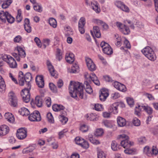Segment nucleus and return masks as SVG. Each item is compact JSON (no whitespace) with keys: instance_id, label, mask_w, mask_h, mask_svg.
Returning <instances> with one entry per match:
<instances>
[{"instance_id":"nucleus-1","label":"nucleus","mask_w":158,"mask_h":158,"mask_svg":"<svg viewBox=\"0 0 158 158\" xmlns=\"http://www.w3.org/2000/svg\"><path fill=\"white\" fill-rule=\"evenodd\" d=\"M70 94L74 98H77L78 96L81 98L83 97V88L82 83L71 81L69 87Z\"/></svg>"},{"instance_id":"nucleus-2","label":"nucleus","mask_w":158,"mask_h":158,"mask_svg":"<svg viewBox=\"0 0 158 158\" xmlns=\"http://www.w3.org/2000/svg\"><path fill=\"white\" fill-rule=\"evenodd\" d=\"M141 52L149 60L154 61L156 59L154 51L151 47L147 46L143 49Z\"/></svg>"},{"instance_id":"nucleus-3","label":"nucleus","mask_w":158,"mask_h":158,"mask_svg":"<svg viewBox=\"0 0 158 158\" xmlns=\"http://www.w3.org/2000/svg\"><path fill=\"white\" fill-rule=\"evenodd\" d=\"M86 5L92 9L96 13H98L101 11L98 2L94 0H85Z\"/></svg>"},{"instance_id":"nucleus-4","label":"nucleus","mask_w":158,"mask_h":158,"mask_svg":"<svg viewBox=\"0 0 158 158\" xmlns=\"http://www.w3.org/2000/svg\"><path fill=\"white\" fill-rule=\"evenodd\" d=\"M119 139L121 141L120 143L122 146L125 148H127L133 145V143L131 144L130 141L129 140V138L126 135L122 134L119 135Z\"/></svg>"},{"instance_id":"nucleus-5","label":"nucleus","mask_w":158,"mask_h":158,"mask_svg":"<svg viewBox=\"0 0 158 158\" xmlns=\"http://www.w3.org/2000/svg\"><path fill=\"white\" fill-rule=\"evenodd\" d=\"M28 87L25 88L23 89L21 92V96H22L23 101L26 103L28 102L30 99V90L31 86H28Z\"/></svg>"},{"instance_id":"nucleus-6","label":"nucleus","mask_w":158,"mask_h":158,"mask_svg":"<svg viewBox=\"0 0 158 158\" xmlns=\"http://www.w3.org/2000/svg\"><path fill=\"white\" fill-rule=\"evenodd\" d=\"M100 46L104 53L110 55L113 53V50L108 43L105 42H102L101 43Z\"/></svg>"},{"instance_id":"nucleus-7","label":"nucleus","mask_w":158,"mask_h":158,"mask_svg":"<svg viewBox=\"0 0 158 158\" xmlns=\"http://www.w3.org/2000/svg\"><path fill=\"white\" fill-rule=\"evenodd\" d=\"M29 119L31 121L39 122L41 120V117L40 113L37 110H35L30 114Z\"/></svg>"},{"instance_id":"nucleus-8","label":"nucleus","mask_w":158,"mask_h":158,"mask_svg":"<svg viewBox=\"0 0 158 158\" xmlns=\"http://www.w3.org/2000/svg\"><path fill=\"white\" fill-rule=\"evenodd\" d=\"M16 136L19 139H24L27 136L26 129L23 128L18 129L17 131Z\"/></svg>"},{"instance_id":"nucleus-9","label":"nucleus","mask_w":158,"mask_h":158,"mask_svg":"<svg viewBox=\"0 0 158 158\" xmlns=\"http://www.w3.org/2000/svg\"><path fill=\"white\" fill-rule=\"evenodd\" d=\"M115 6L118 8L126 12H129L130 11L129 8L123 2L120 1H116L115 3Z\"/></svg>"},{"instance_id":"nucleus-10","label":"nucleus","mask_w":158,"mask_h":158,"mask_svg":"<svg viewBox=\"0 0 158 158\" xmlns=\"http://www.w3.org/2000/svg\"><path fill=\"white\" fill-rule=\"evenodd\" d=\"M10 106L17 108L18 106V99L15 93L10 91Z\"/></svg>"},{"instance_id":"nucleus-11","label":"nucleus","mask_w":158,"mask_h":158,"mask_svg":"<svg viewBox=\"0 0 158 158\" xmlns=\"http://www.w3.org/2000/svg\"><path fill=\"white\" fill-rule=\"evenodd\" d=\"M35 81L38 87L40 88L44 87V77L43 75H37L35 78Z\"/></svg>"},{"instance_id":"nucleus-12","label":"nucleus","mask_w":158,"mask_h":158,"mask_svg":"<svg viewBox=\"0 0 158 158\" xmlns=\"http://www.w3.org/2000/svg\"><path fill=\"white\" fill-rule=\"evenodd\" d=\"M109 93L106 89H101L99 91V98L101 101H105Z\"/></svg>"},{"instance_id":"nucleus-13","label":"nucleus","mask_w":158,"mask_h":158,"mask_svg":"<svg viewBox=\"0 0 158 158\" xmlns=\"http://www.w3.org/2000/svg\"><path fill=\"white\" fill-rule=\"evenodd\" d=\"M0 19L4 23L6 22V19L8 23H10V14L9 12L6 11L5 12L0 13Z\"/></svg>"},{"instance_id":"nucleus-14","label":"nucleus","mask_w":158,"mask_h":158,"mask_svg":"<svg viewBox=\"0 0 158 158\" xmlns=\"http://www.w3.org/2000/svg\"><path fill=\"white\" fill-rule=\"evenodd\" d=\"M85 60L87 68L89 69H95L96 66L91 58L88 57H85Z\"/></svg>"},{"instance_id":"nucleus-15","label":"nucleus","mask_w":158,"mask_h":158,"mask_svg":"<svg viewBox=\"0 0 158 158\" xmlns=\"http://www.w3.org/2000/svg\"><path fill=\"white\" fill-rule=\"evenodd\" d=\"M65 59L67 62L72 64L75 60V56L73 53L67 52L65 54Z\"/></svg>"},{"instance_id":"nucleus-16","label":"nucleus","mask_w":158,"mask_h":158,"mask_svg":"<svg viewBox=\"0 0 158 158\" xmlns=\"http://www.w3.org/2000/svg\"><path fill=\"white\" fill-rule=\"evenodd\" d=\"M9 131V128L7 126L3 125L0 126V136L2 137L8 134Z\"/></svg>"},{"instance_id":"nucleus-17","label":"nucleus","mask_w":158,"mask_h":158,"mask_svg":"<svg viewBox=\"0 0 158 158\" xmlns=\"http://www.w3.org/2000/svg\"><path fill=\"white\" fill-rule=\"evenodd\" d=\"M93 22L96 24L101 25L104 30H106L109 28V26L106 23L99 19H93Z\"/></svg>"},{"instance_id":"nucleus-18","label":"nucleus","mask_w":158,"mask_h":158,"mask_svg":"<svg viewBox=\"0 0 158 158\" xmlns=\"http://www.w3.org/2000/svg\"><path fill=\"white\" fill-rule=\"evenodd\" d=\"M15 51L18 52L19 55L21 57L24 58L26 56V53L23 48L20 46H17L15 48Z\"/></svg>"},{"instance_id":"nucleus-19","label":"nucleus","mask_w":158,"mask_h":158,"mask_svg":"<svg viewBox=\"0 0 158 158\" xmlns=\"http://www.w3.org/2000/svg\"><path fill=\"white\" fill-rule=\"evenodd\" d=\"M18 78V84L21 86H23L25 81L23 73L22 72L20 71L19 72Z\"/></svg>"},{"instance_id":"nucleus-20","label":"nucleus","mask_w":158,"mask_h":158,"mask_svg":"<svg viewBox=\"0 0 158 158\" xmlns=\"http://www.w3.org/2000/svg\"><path fill=\"white\" fill-rule=\"evenodd\" d=\"M25 81L28 86H31L30 81L32 79L31 75L30 73H27L24 76Z\"/></svg>"},{"instance_id":"nucleus-21","label":"nucleus","mask_w":158,"mask_h":158,"mask_svg":"<svg viewBox=\"0 0 158 158\" xmlns=\"http://www.w3.org/2000/svg\"><path fill=\"white\" fill-rule=\"evenodd\" d=\"M118 106V104L117 103H113L109 108V112H113L114 114L117 113Z\"/></svg>"},{"instance_id":"nucleus-22","label":"nucleus","mask_w":158,"mask_h":158,"mask_svg":"<svg viewBox=\"0 0 158 158\" xmlns=\"http://www.w3.org/2000/svg\"><path fill=\"white\" fill-rule=\"evenodd\" d=\"M84 86L85 88L86 92L89 94H91L93 92V90L91 86L87 81L84 82Z\"/></svg>"},{"instance_id":"nucleus-23","label":"nucleus","mask_w":158,"mask_h":158,"mask_svg":"<svg viewBox=\"0 0 158 158\" xmlns=\"http://www.w3.org/2000/svg\"><path fill=\"white\" fill-rule=\"evenodd\" d=\"M117 122L119 126L122 127L125 126L126 124V120L121 117H118L117 118Z\"/></svg>"},{"instance_id":"nucleus-24","label":"nucleus","mask_w":158,"mask_h":158,"mask_svg":"<svg viewBox=\"0 0 158 158\" xmlns=\"http://www.w3.org/2000/svg\"><path fill=\"white\" fill-rule=\"evenodd\" d=\"M35 104L38 107H41L43 104L42 97L40 96L36 97L35 98Z\"/></svg>"},{"instance_id":"nucleus-25","label":"nucleus","mask_w":158,"mask_h":158,"mask_svg":"<svg viewBox=\"0 0 158 158\" xmlns=\"http://www.w3.org/2000/svg\"><path fill=\"white\" fill-rule=\"evenodd\" d=\"M20 114L23 116H27L30 114L29 110L26 108L24 107H22L19 111Z\"/></svg>"},{"instance_id":"nucleus-26","label":"nucleus","mask_w":158,"mask_h":158,"mask_svg":"<svg viewBox=\"0 0 158 158\" xmlns=\"http://www.w3.org/2000/svg\"><path fill=\"white\" fill-rule=\"evenodd\" d=\"M9 56L6 55L0 54V61H3V60L6 62L8 64L10 65V57H9Z\"/></svg>"},{"instance_id":"nucleus-27","label":"nucleus","mask_w":158,"mask_h":158,"mask_svg":"<svg viewBox=\"0 0 158 158\" xmlns=\"http://www.w3.org/2000/svg\"><path fill=\"white\" fill-rule=\"evenodd\" d=\"M53 110L55 111H59L60 110H63L64 109V107L62 105L55 104L53 105L52 106Z\"/></svg>"},{"instance_id":"nucleus-28","label":"nucleus","mask_w":158,"mask_h":158,"mask_svg":"<svg viewBox=\"0 0 158 158\" xmlns=\"http://www.w3.org/2000/svg\"><path fill=\"white\" fill-rule=\"evenodd\" d=\"M48 23L50 26L54 28H56L57 26L56 20L54 18H51L48 19Z\"/></svg>"},{"instance_id":"nucleus-29","label":"nucleus","mask_w":158,"mask_h":158,"mask_svg":"<svg viewBox=\"0 0 158 158\" xmlns=\"http://www.w3.org/2000/svg\"><path fill=\"white\" fill-rule=\"evenodd\" d=\"M93 31L96 37L99 38L100 37L101 33L100 32V29L98 26H94Z\"/></svg>"},{"instance_id":"nucleus-30","label":"nucleus","mask_w":158,"mask_h":158,"mask_svg":"<svg viewBox=\"0 0 158 158\" xmlns=\"http://www.w3.org/2000/svg\"><path fill=\"white\" fill-rule=\"evenodd\" d=\"M34 10L36 11L41 12L42 11L43 8L41 4L39 3H36L33 5Z\"/></svg>"},{"instance_id":"nucleus-31","label":"nucleus","mask_w":158,"mask_h":158,"mask_svg":"<svg viewBox=\"0 0 158 158\" xmlns=\"http://www.w3.org/2000/svg\"><path fill=\"white\" fill-rule=\"evenodd\" d=\"M115 39V44L117 46H120L121 44L122 39L121 37L118 34L114 35Z\"/></svg>"},{"instance_id":"nucleus-32","label":"nucleus","mask_w":158,"mask_h":158,"mask_svg":"<svg viewBox=\"0 0 158 158\" xmlns=\"http://www.w3.org/2000/svg\"><path fill=\"white\" fill-rule=\"evenodd\" d=\"M6 85L4 80L1 76H0V89L1 92L4 91L5 89Z\"/></svg>"},{"instance_id":"nucleus-33","label":"nucleus","mask_w":158,"mask_h":158,"mask_svg":"<svg viewBox=\"0 0 158 158\" xmlns=\"http://www.w3.org/2000/svg\"><path fill=\"white\" fill-rule=\"evenodd\" d=\"M142 107L143 108V110H145L148 114H151L152 113V109L150 107L148 106H142Z\"/></svg>"},{"instance_id":"nucleus-34","label":"nucleus","mask_w":158,"mask_h":158,"mask_svg":"<svg viewBox=\"0 0 158 158\" xmlns=\"http://www.w3.org/2000/svg\"><path fill=\"white\" fill-rule=\"evenodd\" d=\"M120 31L125 35H128L130 32L128 27H127L125 25L121 29V31Z\"/></svg>"},{"instance_id":"nucleus-35","label":"nucleus","mask_w":158,"mask_h":158,"mask_svg":"<svg viewBox=\"0 0 158 158\" xmlns=\"http://www.w3.org/2000/svg\"><path fill=\"white\" fill-rule=\"evenodd\" d=\"M111 147L112 149L114 151H117L119 149L118 143L115 141H112L111 144Z\"/></svg>"},{"instance_id":"nucleus-36","label":"nucleus","mask_w":158,"mask_h":158,"mask_svg":"<svg viewBox=\"0 0 158 158\" xmlns=\"http://www.w3.org/2000/svg\"><path fill=\"white\" fill-rule=\"evenodd\" d=\"M21 10H18L17 15L16 17V21L18 23L20 22L22 20L23 17L21 15Z\"/></svg>"},{"instance_id":"nucleus-37","label":"nucleus","mask_w":158,"mask_h":158,"mask_svg":"<svg viewBox=\"0 0 158 158\" xmlns=\"http://www.w3.org/2000/svg\"><path fill=\"white\" fill-rule=\"evenodd\" d=\"M64 31L66 35H70L72 34V30L69 26H67L65 27Z\"/></svg>"},{"instance_id":"nucleus-38","label":"nucleus","mask_w":158,"mask_h":158,"mask_svg":"<svg viewBox=\"0 0 158 158\" xmlns=\"http://www.w3.org/2000/svg\"><path fill=\"white\" fill-rule=\"evenodd\" d=\"M86 117L88 118V119L90 121H95L98 119V118L96 117L93 114H91L89 115H87Z\"/></svg>"},{"instance_id":"nucleus-39","label":"nucleus","mask_w":158,"mask_h":158,"mask_svg":"<svg viewBox=\"0 0 158 158\" xmlns=\"http://www.w3.org/2000/svg\"><path fill=\"white\" fill-rule=\"evenodd\" d=\"M104 131L103 129L99 128L96 130L94 134L96 136H100L102 135Z\"/></svg>"},{"instance_id":"nucleus-40","label":"nucleus","mask_w":158,"mask_h":158,"mask_svg":"<svg viewBox=\"0 0 158 158\" xmlns=\"http://www.w3.org/2000/svg\"><path fill=\"white\" fill-rule=\"evenodd\" d=\"M48 120L51 123H53L54 120L52 114L51 113H48L47 115Z\"/></svg>"},{"instance_id":"nucleus-41","label":"nucleus","mask_w":158,"mask_h":158,"mask_svg":"<svg viewBox=\"0 0 158 158\" xmlns=\"http://www.w3.org/2000/svg\"><path fill=\"white\" fill-rule=\"evenodd\" d=\"M56 58L58 60L60 61L62 58V53L61 51L59 49H57L56 55Z\"/></svg>"},{"instance_id":"nucleus-42","label":"nucleus","mask_w":158,"mask_h":158,"mask_svg":"<svg viewBox=\"0 0 158 158\" xmlns=\"http://www.w3.org/2000/svg\"><path fill=\"white\" fill-rule=\"evenodd\" d=\"M17 66V64L14 59L10 56V68H15Z\"/></svg>"},{"instance_id":"nucleus-43","label":"nucleus","mask_w":158,"mask_h":158,"mask_svg":"<svg viewBox=\"0 0 158 158\" xmlns=\"http://www.w3.org/2000/svg\"><path fill=\"white\" fill-rule=\"evenodd\" d=\"M86 23L85 19L84 17H81L78 22V26H84Z\"/></svg>"},{"instance_id":"nucleus-44","label":"nucleus","mask_w":158,"mask_h":158,"mask_svg":"<svg viewBox=\"0 0 158 158\" xmlns=\"http://www.w3.org/2000/svg\"><path fill=\"white\" fill-rule=\"evenodd\" d=\"M76 143L81 146V144L84 142V139L79 137H77L75 139Z\"/></svg>"},{"instance_id":"nucleus-45","label":"nucleus","mask_w":158,"mask_h":158,"mask_svg":"<svg viewBox=\"0 0 158 158\" xmlns=\"http://www.w3.org/2000/svg\"><path fill=\"white\" fill-rule=\"evenodd\" d=\"M127 101L128 104L131 106L132 107L134 104V102L133 99L131 98H127Z\"/></svg>"},{"instance_id":"nucleus-46","label":"nucleus","mask_w":158,"mask_h":158,"mask_svg":"<svg viewBox=\"0 0 158 158\" xmlns=\"http://www.w3.org/2000/svg\"><path fill=\"white\" fill-rule=\"evenodd\" d=\"M35 149V148L34 147L31 146L30 147L28 148L24 149L23 151V153H28L29 152H32Z\"/></svg>"},{"instance_id":"nucleus-47","label":"nucleus","mask_w":158,"mask_h":158,"mask_svg":"<svg viewBox=\"0 0 158 158\" xmlns=\"http://www.w3.org/2000/svg\"><path fill=\"white\" fill-rule=\"evenodd\" d=\"M51 75L55 78L58 77V73L56 70H49Z\"/></svg>"},{"instance_id":"nucleus-48","label":"nucleus","mask_w":158,"mask_h":158,"mask_svg":"<svg viewBox=\"0 0 158 158\" xmlns=\"http://www.w3.org/2000/svg\"><path fill=\"white\" fill-rule=\"evenodd\" d=\"M132 123L134 125L136 126H139L140 124V120L136 118H134L133 120Z\"/></svg>"},{"instance_id":"nucleus-49","label":"nucleus","mask_w":158,"mask_h":158,"mask_svg":"<svg viewBox=\"0 0 158 158\" xmlns=\"http://www.w3.org/2000/svg\"><path fill=\"white\" fill-rule=\"evenodd\" d=\"M138 141L139 144H142L146 142V139L145 137H141L138 139Z\"/></svg>"},{"instance_id":"nucleus-50","label":"nucleus","mask_w":158,"mask_h":158,"mask_svg":"<svg viewBox=\"0 0 158 158\" xmlns=\"http://www.w3.org/2000/svg\"><path fill=\"white\" fill-rule=\"evenodd\" d=\"M10 5V0H7L2 5L3 9H6Z\"/></svg>"},{"instance_id":"nucleus-51","label":"nucleus","mask_w":158,"mask_h":158,"mask_svg":"<svg viewBox=\"0 0 158 158\" xmlns=\"http://www.w3.org/2000/svg\"><path fill=\"white\" fill-rule=\"evenodd\" d=\"M102 123L107 127L111 128L112 127V124L108 120H105L103 121Z\"/></svg>"},{"instance_id":"nucleus-52","label":"nucleus","mask_w":158,"mask_h":158,"mask_svg":"<svg viewBox=\"0 0 158 158\" xmlns=\"http://www.w3.org/2000/svg\"><path fill=\"white\" fill-rule=\"evenodd\" d=\"M45 103L48 107H50L51 105V98L50 97H48L46 98L45 99Z\"/></svg>"},{"instance_id":"nucleus-53","label":"nucleus","mask_w":158,"mask_h":158,"mask_svg":"<svg viewBox=\"0 0 158 158\" xmlns=\"http://www.w3.org/2000/svg\"><path fill=\"white\" fill-rule=\"evenodd\" d=\"M106 155L103 152L100 151L98 154V158H106Z\"/></svg>"},{"instance_id":"nucleus-54","label":"nucleus","mask_w":158,"mask_h":158,"mask_svg":"<svg viewBox=\"0 0 158 158\" xmlns=\"http://www.w3.org/2000/svg\"><path fill=\"white\" fill-rule=\"evenodd\" d=\"M89 140L91 143L97 145L100 143V142L98 140H96L93 137H90L89 138Z\"/></svg>"},{"instance_id":"nucleus-55","label":"nucleus","mask_w":158,"mask_h":158,"mask_svg":"<svg viewBox=\"0 0 158 158\" xmlns=\"http://www.w3.org/2000/svg\"><path fill=\"white\" fill-rule=\"evenodd\" d=\"M51 139H48V141L49 143V144L52 145V148L53 149H56L58 147V145L57 144L54 142H51Z\"/></svg>"},{"instance_id":"nucleus-56","label":"nucleus","mask_w":158,"mask_h":158,"mask_svg":"<svg viewBox=\"0 0 158 158\" xmlns=\"http://www.w3.org/2000/svg\"><path fill=\"white\" fill-rule=\"evenodd\" d=\"M49 87L54 92H56L57 91L56 86L52 83L49 84Z\"/></svg>"},{"instance_id":"nucleus-57","label":"nucleus","mask_w":158,"mask_h":158,"mask_svg":"<svg viewBox=\"0 0 158 158\" xmlns=\"http://www.w3.org/2000/svg\"><path fill=\"white\" fill-rule=\"evenodd\" d=\"M80 130L83 132H86L88 130V127L85 124H83L81 126Z\"/></svg>"},{"instance_id":"nucleus-58","label":"nucleus","mask_w":158,"mask_h":158,"mask_svg":"<svg viewBox=\"0 0 158 158\" xmlns=\"http://www.w3.org/2000/svg\"><path fill=\"white\" fill-rule=\"evenodd\" d=\"M118 90L122 92H125L126 91L127 89L125 85L120 83Z\"/></svg>"},{"instance_id":"nucleus-59","label":"nucleus","mask_w":158,"mask_h":158,"mask_svg":"<svg viewBox=\"0 0 158 158\" xmlns=\"http://www.w3.org/2000/svg\"><path fill=\"white\" fill-rule=\"evenodd\" d=\"M22 40V38L20 35L16 36L14 39V42L16 43H21Z\"/></svg>"},{"instance_id":"nucleus-60","label":"nucleus","mask_w":158,"mask_h":158,"mask_svg":"<svg viewBox=\"0 0 158 158\" xmlns=\"http://www.w3.org/2000/svg\"><path fill=\"white\" fill-rule=\"evenodd\" d=\"M34 41L38 47L41 48V43L40 39L37 37H35L34 39Z\"/></svg>"},{"instance_id":"nucleus-61","label":"nucleus","mask_w":158,"mask_h":158,"mask_svg":"<svg viewBox=\"0 0 158 158\" xmlns=\"http://www.w3.org/2000/svg\"><path fill=\"white\" fill-rule=\"evenodd\" d=\"M81 146L84 148L87 149L89 147V144L87 141L84 140V142L82 143Z\"/></svg>"},{"instance_id":"nucleus-62","label":"nucleus","mask_w":158,"mask_h":158,"mask_svg":"<svg viewBox=\"0 0 158 158\" xmlns=\"http://www.w3.org/2000/svg\"><path fill=\"white\" fill-rule=\"evenodd\" d=\"M91 80L96 85L99 86L100 85V82L97 77H95L94 79H93Z\"/></svg>"},{"instance_id":"nucleus-63","label":"nucleus","mask_w":158,"mask_h":158,"mask_svg":"<svg viewBox=\"0 0 158 158\" xmlns=\"http://www.w3.org/2000/svg\"><path fill=\"white\" fill-rule=\"evenodd\" d=\"M124 44L125 45L126 47L128 48H130L131 47L129 41L126 38H125L124 40Z\"/></svg>"},{"instance_id":"nucleus-64","label":"nucleus","mask_w":158,"mask_h":158,"mask_svg":"<svg viewBox=\"0 0 158 158\" xmlns=\"http://www.w3.org/2000/svg\"><path fill=\"white\" fill-rule=\"evenodd\" d=\"M50 40L49 39H44L43 40V45L45 48L47 46H48L49 44Z\"/></svg>"}]
</instances>
